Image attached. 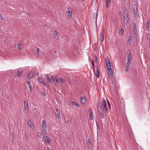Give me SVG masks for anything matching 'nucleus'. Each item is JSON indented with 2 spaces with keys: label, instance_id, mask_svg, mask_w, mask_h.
<instances>
[{
  "label": "nucleus",
  "instance_id": "obj_1",
  "mask_svg": "<svg viewBox=\"0 0 150 150\" xmlns=\"http://www.w3.org/2000/svg\"><path fill=\"white\" fill-rule=\"evenodd\" d=\"M123 16L124 19V21L126 22V25H127V22L129 21V14L127 11H124Z\"/></svg>",
  "mask_w": 150,
  "mask_h": 150
},
{
  "label": "nucleus",
  "instance_id": "obj_2",
  "mask_svg": "<svg viewBox=\"0 0 150 150\" xmlns=\"http://www.w3.org/2000/svg\"><path fill=\"white\" fill-rule=\"evenodd\" d=\"M98 110L100 117L102 118H103L104 116V112L103 107L101 106H99V107H98Z\"/></svg>",
  "mask_w": 150,
  "mask_h": 150
},
{
  "label": "nucleus",
  "instance_id": "obj_3",
  "mask_svg": "<svg viewBox=\"0 0 150 150\" xmlns=\"http://www.w3.org/2000/svg\"><path fill=\"white\" fill-rule=\"evenodd\" d=\"M132 9L133 11V13L134 14V16H136L137 15V4H133L132 6Z\"/></svg>",
  "mask_w": 150,
  "mask_h": 150
},
{
  "label": "nucleus",
  "instance_id": "obj_4",
  "mask_svg": "<svg viewBox=\"0 0 150 150\" xmlns=\"http://www.w3.org/2000/svg\"><path fill=\"white\" fill-rule=\"evenodd\" d=\"M107 73L109 79H112L114 77L113 76V72L112 69L108 70Z\"/></svg>",
  "mask_w": 150,
  "mask_h": 150
},
{
  "label": "nucleus",
  "instance_id": "obj_5",
  "mask_svg": "<svg viewBox=\"0 0 150 150\" xmlns=\"http://www.w3.org/2000/svg\"><path fill=\"white\" fill-rule=\"evenodd\" d=\"M42 128L43 132L45 133L47 129V126L46 125V122L45 120H44L42 121Z\"/></svg>",
  "mask_w": 150,
  "mask_h": 150
},
{
  "label": "nucleus",
  "instance_id": "obj_6",
  "mask_svg": "<svg viewBox=\"0 0 150 150\" xmlns=\"http://www.w3.org/2000/svg\"><path fill=\"white\" fill-rule=\"evenodd\" d=\"M24 110L25 111L27 110L29 108L28 105V101L27 100H25L24 102Z\"/></svg>",
  "mask_w": 150,
  "mask_h": 150
},
{
  "label": "nucleus",
  "instance_id": "obj_7",
  "mask_svg": "<svg viewBox=\"0 0 150 150\" xmlns=\"http://www.w3.org/2000/svg\"><path fill=\"white\" fill-rule=\"evenodd\" d=\"M102 104L104 108H105V110L107 112H108V108L107 106L106 102L105 100L103 99L102 101Z\"/></svg>",
  "mask_w": 150,
  "mask_h": 150
},
{
  "label": "nucleus",
  "instance_id": "obj_8",
  "mask_svg": "<svg viewBox=\"0 0 150 150\" xmlns=\"http://www.w3.org/2000/svg\"><path fill=\"white\" fill-rule=\"evenodd\" d=\"M45 142L46 145H48L49 144L50 142V139L48 136H46L44 137Z\"/></svg>",
  "mask_w": 150,
  "mask_h": 150
},
{
  "label": "nucleus",
  "instance_id": "obj_9",
  "mask_svg": "<svg viewBox=\"0 0 150 150\" xmlns=\"http://www.w3.org/2000/svg\"><path fill=\"white\" fill-rule=\"evenodd\" d=\"M34 75V72L33 71H30L28 74V79H30Z\"/></svg>",
  "mask_w": 150,
  "mask_h": 150
},
{
  "label": "nucleus",
  "instance_id": "obj_10",
  "mask_svg": "<svg viewBox=\"0 0 150 150\" xmlns=\"http://www.w3.org/2000/svg\"><path fill=\"white\" fill-rule=\"evenodd\" d=\"M51 79L54 81V82L55 83V85H56L57 83V79L54 75H52L51 76Z\"/></svg>",
  "mask_w": 150,
  "mask_h": 150
},
{
  "label": "nucleus",
  "instance_id": "obj_11",
  "mask_svg": "<svg viewBox=\"0 0 150 150\" xmlns=\"http://www.w3.org/2000/svg\"><path fill=\"white\" fill-rule=\"evenodd\" d=\"M55 113L58 119H59V118H60V112L57 109H56V110L55 111Z\"/></svg>",
  "mask_w": 150,
  "mask_h": 150
},
{
  "label": "nucleus",
  "instance_id": "obj_12",
  "mask_svg": "<svg viewBox=\"0 0 150 150\" xmlns=\"http://www.w3.org/2000/svg\"><path fill=\"white\" fill-rule=\"evenodd\" d=\"M146 24V29L147 30H149V27L150 26V20H147Z\"/></svg>",
  "mask_w": 150,
  "mask_h": 150
},
{
  "label": "nucleus",
  "instance_id": "obj_13",
  "mask_svg": "<svg viewBox=\"0 0 150 150\" xmlns=\"http://www.w3.org/2000/svg\"><path fill=\"white\" fill-rule=\"evenodd\" d=\"M81 103L82 104H85L86 103V100L85 98L83 97L81 98Z\"/></svg>",
  "mask_w": 150,
  "mask_h": 150
},
{
  "label": "nucleus",
  "instance_id": "obj_14",
  "mask_svg": "<svg viewBox=\"0 0 150 150\" xmlns=\"http://www.w3.org/2000/svg\"><path fill=\"white\" fill-rule=\"evenodd\" d=\"M23 72V70L22 69H21V68H19L17 72V76L19 77L20 76L21 74H22Z\"/></svg>",
  "mask_w": 150,
  "mask_h": 150
},
{
  "label": "nucleus",
  "instance_id": "obj_15",
  "mask_svg": "<svg viewBox=\"0 0 150 150\" xmlns=\"http://www.w3.org/2000/svg\"><path fill=\"white\" fill-rule=\"evenodd\" d=\"M89 112L90 119L92 120L93 119V112H92V110L90 109H89Z\"/></svg>",
  "mask_w": 150,
  "mask_h": 150
},
{
  "label": "nucleus",
  "instance_id": "obj_16",
  "mask_svg": "<svg viewBox=\"0 0 150 150\" xmlns=\"http://www.w3.org/2000/svg\"><path fill=\"white\" fill-rule=\"evenodd\" d=\"M131 37L130 36H129L127 40V42L126 44L130 45L131 44Z\"/></svg>",
  "mask_w": 150,
  "mask_h": 150
},
{
  "label": "nucleus",
  "instance_id": "obj_17",
  "mask_svg": "<svg viewBox=\"0 0 150 150\" xmlns=\"http://www.w3.org/2000/svg\"><path fill=\"white\" fill-rule=\"evenodd\" d=\"M104 39V35L103 33L101 32L100 35V40L102 42H103Z\"/></svg>",
  "mask_w": 150,
  "mask_h": 150
},
{
  "label": "nucleus",
  "instance_id": "obj_18",
  "mask_svg": "<svg viewBox=\"0 0 150 150\" xmlns=\"http://www.w3.org/2000/svg\"><path fill=\"white\" fill-rule=\"evenodd\" d=\"M130 63H127L126 64V66L125 67V71H128L129 67H130Z\"/></svg>",
  "mask_w": 150,
  "mask_h": 150
},
{
  "label": "nucleus",
  "instance_id": "obj_19",
  "mask_svg": "<svg viewBox=\"0 0 150 150\" xmlns=\"http://www.w3.org/2000/svg\"><path fill=\"white\" fill-rule=\"evenodd\" d=\"M119 34L120 35L122 36L124 34V30L123 28L120 29L119 31Z\"/></svg>",
  "mask_w": 150,
  "mask_h": 150
},
{
  "label": "nucleus",
  "instance_id": "obj_20",
  "mask_svg": "<svg viewBox=\"0 0 150 150\" xmlns=\"http://www.w3.org/2000/svg\"><path fill=\"white\" fill-rule=\"evenodd\" d=\"M27 84L29 86L30 92H31L32 90V87L31 86V84L29 81L27 82Z\"/></svg>",
  "mask_w": 150,
  "mask_h": 150
},
{
  "label": "nucleus",
  "instance_id": "obj_21",
  "mask_svg": "<svg viewBox=\"0 0 150 150\" xmlns=\"http://www.w3.org/2000/svg\"><path fill=\"white\" fill-rule=\"evenodd\" d=\"M54 38L57 39L59 38L58 34L56 31H54Z\"/></svg>",
  "mask_w": 150,
  "mask_h": 150
},
{
  "label": "nucleus",
  "instance_id": "obj_22",
  "mask_svg": "<svg viewBox=\"0 0 150 150\" xmlns=\"http://www.w3.org/2000/svg\"><path fill=\"white\" fill-rule=\"evenodd\" d=\"M72 10L69 8H68L67 9L68 14L69 15L71 16L72 15Z\"/></svg>",
  "mask_w": 150,
  "mask_h": 150
},
{
  "label": "nucleus",
  "instance_id": "obj_23",
  "mask_svg": "<svg viewBox=\"0 0 150 150\" xmlns=\"http://www.w3.org/2000/svg\"><path fill=\"white\" fill-rule=\"evenodd\" d=\"M87 143L88 147L91 146V142L90 139L88 138L87 139Z\"/></svg>",
  "mask_w": 150,
  "mask_h": 150
},
{
  "label": "nucleus",
  "instance_id": "obj_24",
  "mask_svg": "<svg viewBox=\"0 0 150 150\" xmlns=\"http://www.w3.org/2000/svg\"><path fill=\"white\" fill-rule=\"evenodd\" d=\"M46 77L47 80L48 81V82L50 83H52V80H51L49 77L48 75H46Z\"/></svg>",
  "mask_w": 150,
  "mask_h": 150
},
{
  "label": "nucleus",
  "instance_id": "obj_25",
  "mask_svg": "<svg viewBox=\"0 0 150 150\" xmlns=\"http://www.w3.org/2000/svg\"><path fill=\"white\" fill-rule=\"evenodd\" d=\"M28 124L29 126H30V128H31L32 126L33 125V122L32 120H28Z\"/></svg>",
  "mask_w": 150,
  "mask_h": 150
},
{
  "label": "nucleus",
  "instance_id": "obj_26",
  "mask_svg": "<svg viewBox=\"0 0 150 150\" xmlns=\"http://www.w3.org/2000/svg\"><path fill=\"white\" fill-rule=\"evenodd\" d=\"M132 58L131 56H130V57H127V63H130L131 61Z\"/></svg>",
  "mask_w": 150,
  "mask_h": 150
},
{
  "label": "nucleus",
  "instance_id": "obj_27",
  "mask_svg": "<svg viewBox=\"0 0 150 150\" xmlns=\"http://www.w3.org/2000/svg\"><path fill=\"white\" fill-rule=\"evenodd\" d=\"M71 104L72 105H74L75 106L77 107H79L77 103H76L75 101L71 102Z\"/></svg>",
  "mask_w": 150,
  "mask_h": 150
},
{
  "label": "nucleus",
  "instance_id": "obj_28",
  "mask_svg": "<svg viewBox=\"0 0 150 150\" xmlns=\"http://www.w3.org/2000/svg\"><path fill=\"white\" fill-rule=\"evenodd\" d=\"M91 63L92 64V68H93V69H94L95 68V66L94 64V63L93 60H91Z\"/></svg>",
  "mask_w": 150,
  "mask_h": 150
},
{
  "label": "nucleus",
  "instance_id": "obj_29",
  "mask_svg": "<svg viewBox=\"0 0 150 150\" xmlns=\"http://www.w3.org/2000/svg\"><path fill=\"white\" fill-rule=\"evenodd\" d=\"M106 65H107V64H111V63L110 62V60L108 59V58H107V59H106Z\"/></svg>",
  "mask_w": 150,
  "mask_h": 150
},
{
  "label": "nucleus",
  "instance_id": "obj_30",
  "mask_svg": "<svg viewBox=\"0 0 150 150\" xmlns=\"http://www.w3.org/2000/svg\"><path fill=\"white\" fill-rule=\"evenodd\" d=\"M106 67H107L108 70L112 69V68H111V64H107V65H106Z\"/></svg>",
  "mask_w": 150,
  "mask_h": 150
},
{
  "label": "nucleus",
  "instance_id": "obj_31",
  "mask_svg": "<svg viewBox=\"0 0 150 150\" xmlns=\"http://www.w3.org/2000/svg\"><path fill=\"white\" fill-rule=\"evenodd\" d=\"M17 47L18 49L19 50H21V44H18L17 45Z\"/></svg>",
  "mask_w": 150,
  "mask_h": 150
},
{
  "label": "nucleus",
  "instance_id": "obj_32",
  "mask_svg": "<svg viewBox=\"0 0 150 150\" xmlns=\"http://www.w3.org/2000/svg\"><path fill=\"white\" fill-rule=\"evenodd\" d=\"M96 76L98 78L99 77V71L98 69H97L96 71Z\"/></svg>",
  "mask_w": 150,
  "mask_h": 150
},
{
  "label": "nucleus",
  "instance_id": "obj_33",
  "mask_svg": "<svg viewBox=\"0 0 150 150\" xmlns=\"http://www.w3.org/2000/svg\"><path fill=\"white\" fill-rule=\"evenodd\" d=\"M133 32L134 33L136 34V27L135 26H133Z\"/></svg>",
  "mask_w": 150,
  "mask_h": 150
},
{
  "label": "nucleus",
  "instance_id": "obj_34",
  "mask_svg": "<svg viewBox=\"0 0 150 150\" xmlns=\"http://www.w3.org/2000/svg\"><path fill=\"white\" fill-rule=\"evenodd\" d=\"M110 0H106V6L108 7V4L110 3Z\"/></svg>",
  "mask_w": 150,
  "mask_h": 150
},
{
  "label": "nucleus",
  "instance_id": "obj_35",
  "mask_svg": "<svg viewBox=\"0 0 150 150\" xmlns=\"http://www.w3.org/2000/svg\"><path fill=\"white\" fill-rule=\"evenodd\" d=\"M39 82L42 83L43 84H45L46 83L44 81L42 80H40L39 81Z\"/></svg>",
  "mask_w": 150,
  "mask_h": 150
},
{
  "label": "nucleus",
  "instance_id": "obj_36",
  "mask_svg": "<svg viewBox=\"0 0 150 150\" xmlns=\"http://www.w3.org/2000/svg\"><path fill=\"white\" fill-rule=\"evenodd\" d=\"M37 134L38 136L40 138H42V134L40 132H37Z\"/></svg>",
  "mask_w": 150,
  "mask_h": 150
},
{
  "label": "nucleus",
  "instance_id": "obj_37",
  "mask_svg": "<svg viewBox=\"0 0 150 150\" xmlns=\"http://www.w3.org/2000/svg\"><path fill=\"white\" fill-rule=\"evenodd\" d=\"M59 80L60 82L62 83H64L65 81L64 79L60 78L59 79Z\"/></svg>",
  "mask_w": 150,
  "mask_h": 150
},
{
  "label": "nucleus",
  "instance_id": "obj_38",
  "mask_svg": "<svg viewBox=\"0 0 150 150\" xmlns=\"http://www.w3.org/2000/svg\"><path fill=\"white\" fill-rule=\"evenodd\" d=\"M130 51L129 50H128L127 51V57H128V56H129V57L130 56Z\"/></svg>",
  "mask_w": 150,
  "mask_h": 150
},
{
  "label": "nucleus",
  "instance_id": "obj_39",
  "mask_svg": "<svg viewBox=\"0 0 150 150\" xmlns=\"http://www.w3.org/2000/svg\"><path fill=\"white\" fill-rule=\"evenodd\" d=\"M39 49L38 47H37L36 49V52L38 54H39Z\"/></svg>",
  "mask_w": 150,
  "mask_h": 150
},
{
  "label": "nucleus",
  "instance_id": "obj_40",
  "mask_svg": "<svg viewBox=\"0 0 150 150\" xmlns=\"http://www.w3.org/2000/svg\"><path fill=\"white\" fill-rule=\"evenodd\" d=\"M146 37L148 38H150V35L149 33H146Z\"/></svg>",
  "mask_w": 150,
  "mask_h": 150
},
{
  "label": "nucleus",
  "instance_id": "obj_41",
  "mask_svg": "<svg viewBox=\"0 0 150 150\" xmlns=\"http://www.w3.org/2000/svg\"><path fill=\"white\" fill-rule=\"evenodd\" d=\"M108 106H109V108L110 109V103L109 101L108 100Z\"/></svg>",
  "mask_w": 150,
  "mask_h": 150
},
{
  "label": "nucleus",
  "instance_id": "obj_42",
  "mask_svg": "<svg viewBox=\"0 0 150 150\" xmlns=\"http://www.w3.org/2000/svg\"><path fill=\"white\" fill-rule=\"evenodd\" d=\"M0 18L1 19H2L3 17L1 14L0 13Z\"/></svg>",
  "mask_w": 150,
  "mask_h": 150
},
{
  "label": "nucleus",
  "instance_id": "obj_43",
  "mask_svg": "<svg viewBox=\"0 0 150 150\" xmlns=\"http://www.w3.org/2000/svg\"><path fill=\"white\" fill-rule=\"evenodd\" d=\"M44 95L45 96H46V94L45 93H44Z\"/></svg>",
  "mask_w": 150,
  "mask_h": 150
},
{
  "label": "nucleus",
  "instance_id": "obj_44",
  "mask_svg": "<svg viewBox=\"0 0 150 150\" xmlns=\"http://www.w3.org/2000/svg\"><path fill=\"white\" fill-rule=\"evenodd\" d=\"M96 61H97V58L96 56Z\"/></svg>",
  "mask_w": 150,
  "mask_h": 150
},
{
  "label": "nucleus",
  "instance_id": "obj_45",
  "mask_svg": "<svg viewBox=\"0 0 150 150\" xmlns=\"http://www.w3.org/2000/svg\"><path fill=\"white\" fill-rule=\"evenodd\" d=\"M98 65H96V68H97V69H97V67H98Z\"/></svg>",
  "mask_w": 150,
  "mask_h": 150
},
{
  "label": "nucleus",
  "instance_id": "obj_46",
  "mask_svg": "<svg viewBox=\"0 0 150 150\" xmlns=\"http://www.w3.org/2000/svg\"><path fill=\"white\" fill-rule=\"evenodd\" d=\"M97 15H96V20H97Z\"/></svg>",
  "mask_w": 150,
  "mask_h": 150
},
{
  "label": "nucleus",
  "instance_id": "obj_47",
  "mask_svg": "<svg viewBox=\"0 0 150 150\" xmlns=\"http://www.w3.org/2000/svg\"><path fill=\"white\" fill-rule=\"evenodd\" d=\"M54 52H55V53H56L57 52V51L56 50H54Z\"/></svg>",
  "mask_w": 150,
  "mask_h": 150
}]
</instances>
